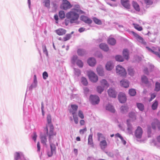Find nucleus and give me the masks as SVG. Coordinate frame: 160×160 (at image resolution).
I'll list each match as a JSON object with an SVG mask.
<instances>
[{"label": "nucleus", "instance_id": "nucleus-1", "mask_svg": "<svg viewBox=\"0 0 160 160\" xmlns=\"http://www.w3.org/2000/svg\"><path fill=\"white\" fill-rule=\"evenodd\" d=\"M50 127V129L49 131L48 132V126L47 125L44 129V132L49 136V140L50 143L51 150H55L56 149V144L57 145V143L56 142V144H55L53 143V142H54V139L56 137V133L53 131L54 129L53 126L51 125Z\"/></svg>", "mask_w": 160, "mask_h": 160}, {"label": "nucleus", "instance_id": "nucleus-2", "mask_svg": "<svg viewBox=\"0 0 160 160\" xmlns=\"http://www.w3.org/2000/svg\"><path fill=\"white\" fill-rule=\"evenodd\" d=\"M76 8H73L71 11V23L73 22L74 21L77 20L79 17V14H83L84 12L79 8L78 5L75 6Z\"/></svg>", "mask_w": 160, "mask_h": 160}, {"label": "nucleus", "instance_id": "nucleus-3", "mask_svg": "<svg viewBox=\"0 0 160 160\" xmlns=\"http://www.w3.org/2000/svg\"><path fill=\"white\" fill-rule=\"evenodd\" d=\"M88 75L90 80L92 82H96L98 78L97 75L93 72L90 71L88 72Z\"/></svg>", "mask_w": 160, "mask_h": 160}, {"label": "nucleus", "instance_id": "nucleus-4", "mask_svg": "<svg viewBox=\"0 0 160 160\" xmlns=\"http://www.w3.org/2000/svg\"><path fill=\"white\" fill-rule=\"evenodd\" d=\"M116 72L121 76H125L127 73L125 70L122 66L118 65L116 68Z\"/></svg>", "mask_w": 160, "mask_h": 160}, {"label": "nucleus", "instance_id": "nucleus-5", "mask_svg": "<svg viewBox=\"0 0 160 160\" xmlns=\"http://www.w3.org/2000/svg\"><path fill=\"white\" fill-rule=\"evenodd\" d=\"M90 100L93 105L98 104L100 101L99 97L97 95H91L90 97Z\"/></svg>", "mask_w": 160, "mask_h": 160}, {"label": "nucleus", "instance_id": "nucleus-6", "mask_svg": "<svg viewBox=\"0 0 160 160\" xmlns=\"http://www.w3.org/2000/svg\"><path fill=\"white\" fill-rule=\"evenodd\" d=\"M148 50L158 56L160 58V47L153 48V49L148 47H146Z\"/></svg>", "mask_w": 160, "mask_h": 160}, {"label": "nucleus", "instance_id": "nucleus-7", "mask_svg": "<svg viewBox=\"0 0 160 160\" xmlns=\"http://www.w3.org/2000/svg\"><path fill=\"white\" fill-rule=\"evenodd\" d=\"M143 132L142 128L138 126L135 132V136L137 138L140 139L142 138Z\"/></svg>", "mask_w": 160, "mask_h": 160}, {"label": "nucleus", "instance_id": "nucleus-8", "mask_svg": "<svg viewBox=\"0 0 160 160\" xmlns=\"http://www.w3.org/2000/svg\"><path fill=\"white\" fill-rule=\"evenodd\" d=\"M132 33L138 41L143 45L146 44V42L142 37L134 32H132Z\"/></svg>", "mask_w": 160, "mask_h": 160}, {"label": "nucleus", "instance_id": "nucleus-9", "mask_svg": "<svg viewBox=\"0 0 160 160\" xmlns=\"http://www.w3.org/2000/svg\"><path fill=\"white\" fill-rule=\"evenodd\" d=\"M118 99L121 103H124L127 101L126 95L124 93L120 92L118 96Z\"/></svg>", "mask_w": 160, "mask_h": 160}, {"label": "nucleus", "instance_id": "nucleus-10", "mask_svg": "<svg viewBox=\"0 0 160 160\" xmlns=\"http://www.w3.org/2000/svg\"><path fill=\"white\" fill-rule=\"evenodd\" d=\"M70 7V3L67 0H63L62 2L61 6V8L65 10H66L69 8Z\"/></svg>", "mask_w": 160, "mask_h": 160}, {"label": "nucleus", "instance_id": "nucleus-11", "mask_svg": "<svg viewBox=\"0 0 160 160\" xmlns=\"http://www.w3.org/2000/svg\"><path fill=\"white\" fill-rule=\"evenodd\" d=\"M80 19L81 20L88 24H90L92 22V20L86 16L82 15L80 17Z\"/></svg>", "mask_w": 160, "mask_h": 160}, {"label": "nucleus", "instance_id": "nucleus-12", "mask_svg": "<svg viewBox=\"0 0 160 160\" xmlns=\"http://www.w3.org/2000/svg\"><path fill=\"white\" fill-rule=\"evenodd\" d=\"M108 95L111 97L115 98L116 97L117 93L115 90L112 88H110L108 91Z\"/></svg>", "mask_w": 160, "mask_h": 160}, {"label": "nucleus", "instance_id": "nucleus-13", "mask_svg": "<svg viewBox=\"0 0 160 160\" xmlns=\"http://www.w3.org/2000/svg\"><path fill=\"white\" fill-rule=\"evenodd\" d=\"M121 3L122 5L127 9H129L130 5L129 0H121Z\"/></svg>", "mask_w": 160, "mask_h": 160}, {"label": "nucleus", "instance_id": "nucleus-14", "mask_svg": "<svg viewBox=\"0 0 160 160\" xmlns=\"http://www.w3.org/2000/svg\"><path fill=\"white\" fill-rule=\"evenodd\" d=\"M55 32L58 35L62 36L66 33V31L63 28H60L56 30Z\"/></svg>", "mask_w": 160, "mask_h": 160}, {"label": "nucleus", "instance_id": "nucleus-15", "mask_svg": "<svg viewBox=\"0 0 160 160\" xmlns=\"http://www.w3.org/2000/svg\"><path fill=\"white\" fill-rule=\"evenodd\" d=\"M96 61L94 58H90L88 60V63L91 66H94L96 64Z\"/></svg>", "mask_w": 160, "mask_h": 160}, {"label": "nucleus", "instance_id": "nucleus-16", "mask_svg": "<svg viewBox=\"0 0 160 160\" xmlns=\"http://www.w3.org/2000/svg\"><path fill=\"white\" fill-rule=\"evenodd\" d=\"M100 48L105 52H107L109 50V48L106 44L102 43L99 45Z\"/></svg>", "mask_w": 160, "mask_h": 160}, {"label": "nucleus", "instance_id": "nucleus-17", "mask_svg": "<svg viewBox=\"0 0 160 160\" xmlns=\"http://www.w3.org/2000/svg\"><path fill=\"white\" fill-rule=\"evenodd\" d=\"M132 6L135 10L138 12L140 11V8L138 4L136 2L133 1L132 2Z\"/></svg>", "mask_w": 160, "mask_h": 160}, {"label": "nucleus", "instance_id": "nucleus-18", "mask_svg": "<svg viewBox=\"0 0 160 160\" xmlns=\"http://www.w3.org/2000/svg\"><path fill=\"white\" fill-rule=\"evenodd\" d=\"M113 67V63L111 62H108L106 65V68L107 70L108 71L112 70Z\"/></svg>", "mask_w": 160, "mask_h": 160}, {"label": "nucleus", "instance_id": "nucleus-19", "mask_svg": "<svg viewBox=\"0 0 160 160\" xmlns=\"http://www.w3.org/2000/svg\"><path fill=\"white\" fill-rule=\"evenodd\" d=\"M98 74L100 76H103L104 75L103 68L101 66H98L97 69Z\"/></svg>", "mask_w": 160, "mask_h": 160}, {"label": "nucleus", "instance_id": "nucleus-20", "mask_svg": "<svg viewBox=\"0 0 160 160\" xmlns=\"http://www.w3.org/2000/svg\"><path fill=\"white\" fill-rule=\"evenodd\" d=\"M106 108L107 110L112 113H114L115 112V110L113 107L110 104H108L106 106Z\"/></svg>", "mask_w": 160, "mask_h": 160}, {"label": "nucleus", "instance_id": "nucleus-21", "mask_svg": "<svg viewBox=\"0 0 160 160\" xmlns=\"http://www.w3.org/2000/svg\"><path fill=\"white\" fill-rule=\"evenodd\" d=\"M40 138L41 143L44 145H46L47 142V138L46 135H41Z\"/></svg>", "mask_w": 160, "mask_h": 160}, {"label": "nucleus", "instance_id": "nucleus-22", "mask_svg": "<svg viewBox=\"0 0 160 160\" xmlns=\"http://www.w3.org/2000/svg\"><path fill=\"white\" fill-rule=\"evenodd\" d=\"M67 18L65 20V23L66 26L68 25L70 22V12H68L66 15Z\"/></svg>", "mask_w": 160, "mask_h": 160}, {"label": "nucleus", "instance_id": "nucleus-23", "mask_svg": "<svg viewBox=\"0 0 160 160\" xmlns=\"http://www.w3.org/2000/svg\"><path fill=\"white\" fill-rule=\"evenodd\" d=\"M120 84L122 86L125 88H127L129 87V83L127 80H122L121 81Z\"/></svg>", "mask_w": 160, "mask_h": 160}, {"label": "nucleus", "instance_id": "nucleus-24", "mask_svg": "<svg viewBox=\"0 0 160 160\" xmlns=\"http://www.w3.org/2000/svg\"><path fill=\"white\" fill-rule=\"evenodd\" d=\"M128 108L127 106H123L120 108V111L122 113H125L128 111Z\"/></svg>", "mask_w": 160, "mask_h": 160}, {"label": "nucleus", "instance_id": "nucleus-25", "mask_svg": "<svg viewBox=\"0 0 160 160\" xmlns=\"http://www.w3.org/2000/svg\"><path fill=\"white\" fill-rule=\"evenodd\" d=\"M122 54L124 58L126 60L129 59L128 51L127 49H124L122 52Z\"/></svg>", "mask_w": 160, "mask_h": 160}, {"label": "nucleus", "instance_id": "nucleus-26", "mask_svg": "<svg viewBox=\"0 0 160 160\" xmlns=\"http://www.w3.org/2000/svg\"><path fill=\"white\" fill-rule=\"evenodd\" d=\"M108 42L109 44L112 45H114L116 43V40L113 38H108Z\"/></svg>", "mask_w": 160, "mask_h": 160}, {"label": "nucleus", "instance_id": "nucleus-27", "mask_svg": "<svg viewBox=\"0 0 160 160\" xmlns=\"http://www.w3.org/2000/svg\"><path fill=\"white\" fill-rule=\"evenodd\" d=\"M100 82L101 85L104 88L105 87H108L109 86L108 83L107 81L104 79H103L102 80L100 81Z\"/></svg>", "mask_w": 160, "mask_h": 160}, {"label": "nucleus", "instance_id": "nucleus-28", "mask_svg": "<svg viewBox=\"0 0 160 160\" xmlns=\"http://www.w3.org/2000/svg\"><path fill=\"white\" fill-rule=\"evenodd\" d=\"M77 53L78 55L82 56L86 54V52L83 49H78L77 50Z\"/></svg>", "mask_w": 160, "mask_h": 160}, {"label": "nucleus", "instance_id": "nucleus-29", "mask_svg": "<svg viewBox=\"0 0 160 160\" xmlns=\"http://www.w3.org/2000/svg\"><path fill=\"white\" fill-rule=\"evenodd\" d=\"M47 120L48 123V126L49 127V131L50 129V126L52 125L53 126V125L51 124V117L50 115H48L47 117Z\"/></svg>", "mask_w": 160, "mask_h": 160}, {"label": "nucleus", "instance_id": "nucleus-30", "mask_svg": "<svg viewBox=\"0 0 160 160\" xmlns=\"http://www.w3.org/2000/svg\"><path fill=\"white\" fill-rule=\"evenodd\" d=\"M88 143L92 147H93V144L92 140V135H90L88 138Z\"/></svg>", "mask_w": 160, "mask_h": 160}, {"label": "nucleus", "instance_id": "nucleus-31", "mask_svg": "<svg viewBox=\"0 0 160 160\" xmlns=\"http://www.w3.org/2000/svg\"><path fill=\"white\" fill-rule=\"evenodd\" d=\"M137 106L138 108L141 111H143L144 109V106L142 103H137Z\"/></svg>", "mask_w": 160, "mask_h": 160}, {"label": "nucleus", "instance_id": "nucleus-32", "mask_svg": "<svg viewBox=\"0 0 160 160\" xmlns=\"http://www.w3.org/2000/svg\"><path fill=\"white\" fill-rule=\"evenodd\" d=\"M100 145L102 148H105L107 146V143L105 140H103L100 142Z\"/></svg>", "mask_w": 160, "mask_h": 160}, {"label": "nucleus", "instance_id": "nucleus-33", "mask_svg": "<svg viewBox=\"0 0 160 160\" xmlns=\"http://www.w3.org/2000/svg\"><path fill=\"white\" fill-rule=\"evenodd\" d=\"M133 25L134 28L139 31H141L142 30V27L140 26L138 24L133 23Z\"/></svg>", "mask_w": 160, "mask_h": 160}, {"label": "nucleus", "instance_id": "nucleus-34", "mask_svg": "<svg viewBox=\"0 0 160 160\" xmlns=\"http://www.w3.org/2000/svg\"><path fill=\"white\" fill-rule=\"evenodd\" d=\"M160 90V83L157 82H156L155 88L154 90L158 92Z\"/></svg>", "mask_w": 160, "mask_h": 160}, {"label": "nucleus", "instance_id": "nucleus-35", "mask_svg": "<svg viewBox=\"0 0 160 160\" xmlns=\"http://www.w3.org/2000/svg\"><path fill=\"white\" fill-rule=\"evenodd\" d=\"M158 105V102L157 101H155L154 102L152 105V108L153 110L157 109Z\"/></svg>", "mask_w": 160, "mask_h": 160}, {"label": "nucleus", "instance_id": "nucleus-36", "mask_svg": "<svg viewBox=\"0 0 160 160\" xmlns=\"http://www.w3.org/2000/svg\"><path fill=\"white\" fill-rule=\"evenodd\" d=\"M93 20L94 22L97 24L101 25L102 24L101 21L96 17L94 18H93Z\"/></svg>", "mask_w": 160, "mask_h": 160}, {"label": "nucleus", "instance_id": "nucleus-37", "mask_svg": "<svg viewBox=\"0 0 160 160\" xmlns=\"http://www.w3.org/2000/svg\"><path fill=\"white\" fill-rule=\"evenodd\" d=\"M129 94L131 96H134L136 94V91L135 89H131L129 90Z\"/></svg>", "mask_w": 160, "mask_h": 160}, {"label": "nucleus", "instance_id": "nucleus-38", "mask_svg": "<svg viewBox=\"0 0 160 160\" xmlns=\"http://www.w3.org/2000/svg\"><path fill=\"white\" fill-rule=\"evenodd\" d=\"M115 59L116 61L119 62H123L124 61V59L120 55H117L116 56Z\"/></svg>", "mask_w": 160, "mask_h": 160}, {"label": "nucleus", "instance_id": "nucleus-39", "mask_svg": "<svg viewBox=\"0 0 160 160\" xmlns=\"http://www.w3.org/2000/svg\"><path fill=\"white\" fill-rule=\"evenodd\" d=\"M160 123L158 120H156L155 122H152V128L153 129L156 128V126H157L158 127V123Z\"/></svg>", "mask_w": 160, "mask_h": 160}, {"label": "nucleus", "instance_id": "nucleus-40", "mask_svg": "<svg viewBox=\"0 0 160 160\" xmlns=\"http://www.w3.org/2000/svg\"><path fill=\"white\" fill-rule=\"evenodd\" d=\"M43 3H44V5L45 7L48 8H50V1L49 0H44Z\"/></svg>", "mask_w": 160, "mask_h": 160}, {"label": "nucleus", "instance_id": "nucleus-41", "mask_svg": "<svg viewBox=\"0 0 160 160\" xmlns=\"http://www.w3.org/2000/svg\"><path fill=\"white\" fill-rule=\"evenodd\" d=\"M59 16L61 19H63L65 18V14L63 11H60L59 12Z\"/></svg>", "mask_w": 160, "mask_h": 160}, {"label": "nucleus", "instance_id": "nucleus-42", "mask_svg": "<svg viewBox=\"0 0 160 160\" xmlns=\"http://www.w3.org/2000/svg\"><path fill=\"white\" fill-rule=\"evenodd\" d=\"M147 6L151 5L153 3L152 0H143Z\"/></svg>", "mask_w": 160, "mask_h": 160}, {"label": "nucleus", "instance_id": "nucleus-43", "mask_svg": "<svg viewBox=\"0 0 160 160\" xmlns=\"http://www.w3.org/2000/svg\"><path fill=\"white\" fill-rule=\"evenodd\" d=\"M104 88L100 86H98L97 88V92L99 93H101L104 90Z\"/></svg>", "mask_w": 160, "mask_h": 160}, {"label": "nucleus", "instance_id": "nucleus-44", "mask_svg": "<svg viewBox=\"0 0 160 160\" xmlns=\"http://www.w3.org/2000/svg\"><path fill=\"white\" fill-rule=\"evenodd\" d=\"M142 81L143 83L145 84L148 83V79L145 76H143L142 77Z\"/></svg>", "mask_w": 160, "mask_h": 160}, {"label": "nucleus", "instance_id": "nucleus-45", "mask_svg": "<svg viewBox=\"0 0 160 160\" xmlns=\"http://www.w3.org/2000/svg\"><path fill=\"white\" fill-rule=\"evenodd\" d=\"M82 83L84 85H87L88 84V82L87 79L84 77L81 78Z\"/></svg>", "mask_w": 160, "mask_h": 160}, {"label": "nucleus", "instance_id": "nucleus-46", "mask_svg": "<svg viewBox=\"0 0 160 160\" xmlns=\"http://www.w3.org/2000/svg\"><path fill=\"white\" fill-rule=\"evenodd\" d=\"M129 117L130 118L136 119L135 114L134 112H131L129 113Z\"/></svg>", "mask_w": 160, "mask_h": 160}, {"label": "nucleus", "instance_id": "nucleus-47", "mask_svg": "<svg viewBox=\"0 0 160 160\" xmlns=\"http://www.w3.org/2000/svg\"><path fill=\"white\" fill-rule=\"evenodd\" d=\"M76 63L79 67L82 68L83 66V63L81 60H77Z\"/></svg>", "mask_w": 160, "mask_h": 160}, {"label": "nucleus", "instance_id": "nucleus-48", "mask_svg": "<svg viewBox=\"0 0 160 160\" xmlns=\"http://www.w3.org/2000/svg\"><path fill=\"white\" fill-rule=\"evenodd\" d=\"M98 140L100 141L101 139H105V137L103 136V135L101 133H98Z\"/></svg>", "mask_w": 160, "mask_h": 160}, {"label": "nucleus", "instance_id": "nucleus-49", "mask_svg": "<svg viewBox=\"0 0 160 160\" xmlns=\"http://www.w3.org/2000/svg\"><path fill=\"white\" fill-rule=\"evenodd\" d=\"M128 74L131 76H133L134 74V71L133 69L129 68L128 69Z\"/></svg>", "mask_w": 160, "mask_h": 160}, {"label": "nucleus", "instance_id": "nucleus-50", "mask_svg": "<svg viewBox=\"0 0 160 160\" xmlns=\"http://www.w3.org/2000/svg\"><path fill=\"white\" fill-rule=\"evenodd\" d=\"M37 137V135L36 132H33V135L32 136V138L35 142H36Z\"/></svg>", "mask_w": 160, "mask_h": 160}, {"label": "nucleus", "instance_id": "nucleus-51", "mask_svg": "<svg viewBox=\"0 0 160 160\" xmlns=\"http://www.w3.org/2000/svg\"><path fill=\"white\" fill-rule=\"evenodd\" d=\"M78 116L81 119H82L84 118L83 113L82 112L81 110H79L78 111Z\"/></svg>", "mask_w": 160, "mask_h": 160}, {"label": "nucleus", "instance_id": "nucleus-52", "mask_svg": "<svg viewBox=\"0 0 160 160\" xmlns=\"http://www.w3.org/2000/svg\"><path fill=\"white\" fill-rule=\"evenodd\" d=\"M71 107L74 112L76 111L78 108V106L76 105H71Z\"/></svg>", "mask_w": 160, "mask_h": 160}, {"label": "nucleus", "instance_id": "nucleus-53", "mask_svg": "<svg viewBox=\"0 0 160 160\" xmlns=\"http://www.w3.org/2000/svg\"><path fill=\"white\" fill-rule=\"evenodd\" d=\"M129 120H127V122L128 123V130L129 131H131L132 129V127L131 125L129 123Z\"/></svg>", "mask_w": 160, "mask_h": 160}, {"label": "nucleus", "instance_id": "nucleus-54", "mask_svg": "<svg viewBox=\"0 0 160 160\" xmlns=\"http://www.w3.org/2000/svg\"><path fill=\"white\" fill-rule=\"evenodd\" d=\"M72 114L74 121L76 124H77L78 123V118L76 116L74 115V112H72Z\"/></svg>", "mask_w": 160, "mask_h": 160}, {"label": "nucleus", "instance_id": "nucleus-55", "mask_svg": "<svg viewBox=\"0 0 160 160\" xmlns=\"http://www.w3.org/2000/svg\"><path fill=\"white\" fill-rule=\"evenodd\" d=\"M43 78L44 79H46L48 77V75L46 72H44L42 74Z\"/></svg>", "mask_w": 160, "mask_h": 160}, {"label": "nucleus", "instance_id": "nucleus-56", "mask_svg": "<svg viewBox=\"0 0 160 160\" xmlns=\"http://www.w3.org/2000/svg\"><path fill=\"white\" fill-rule=\"evenodd\" d=\"M87 131V129L86 127H85L83 129H80L79 130V132L81 134H83L84 133L86 132Z\"/></svg>", "mask_w": 160, "mask_h": 160}, {"label": "nucleus", "instance_id": "nucleus-57", "mask_svg": "<svg viewBox=\"0 0 160 160\" xmlns=\"http://www.w3.org/2000/svg\"><path fill=\"white\" fill-rule=\"evenodd\" d=\"M156 95L155 93H152L151 95L150 99L148 100L149 102L151 101L153 99H154L156 97Z\"/></svg>", "mask_w": 160, "mask_h": 160}, {"label": "nucleus", "instance_id": "nucleus-58", "mask_svg": "<svg viewBox=\"0 0 160 160\" xmlns=\"http://www.w3.org/2000/svg\"><path fill=\"white\" fill-rule=\"evenodd\" d=\"M70 38V35L69 34H67L66 36L63 38V40L65 41L69 40Z\"/></svg>", "mask_w": 160, "mask_h": 160}, {"label": "nucleus", "instance_id": "nucleus-59", "mask_svg": "<svg viewBox=\"0 0 160 160\" xmlns=\"http://www.w3.org/2000/svg\"><path fill=\"white\" fill-rule=\"evenodd\" d=\"M20 154L18 152H16V155L15 157V158L16 160H18V159H20Z\"/></svg>", "mask_w": 160, "mask_h": 160}, {"label": "nucleus", "instance_id": "nucleus-60", "mask_svg": "<svg viewBox=\"0 0 160 160\" xmlns=\"http://www.w3.org/2000/svg\"><path fill=\"white\" fill-rule=\"evenodd\" d=\"M53 151H48L47 154L49 157H51L52 155Z\"/></svg>", "mask_w": 160, "mask_h": 160}, {"label": "nucleus", "instance_id": "nucleus-61", "mask_svg": "<svg viewBox=\"0 0 160 160\" xmlns=\"http://www.w3.org/2000/svg\"><path fill=\"white\" fill-rule=\"evenodd\" d=\"M109 151H105V152L107 154L108 156L112 157L113 156V154L112 153L109 152Z\"/></svg>", "mask_w": 160, "mask_h": 160}, {"label": "nucleus", "instance_id": "nucleus-62", "mask_svg": "<svg viewBox=\"0 0 160 160\" xmlns=\"http://www.w3.org/2000/svg\"><path fill=\"white\" fill-rule=\"evenodd\" d=\"M54 18L56 20V22L57 23H58V16L57 14H55L54 16Z\"/></svg>", "mask_w": 160, "mask_h": 160}, {"label": "nucleus", "instance_id": "nucleus-63", "mask_svg": "<svg viewBox=\"0 0 160 160\" xmlns=\"http://www.w3.org/2000/svg\"><path fill=\"white\" fill-rule=\"evenodd\" d=\"M43 52L47 56L48 55V52L46 47H45L43 48Z\"/></svg>", "mask_w": 160, "mask_h": 160}, {"label": "nucleus", "instance_id": "nucleus-64", "mask_svg": "<svg viewBox=\"0 0 160 160\" xmlns=\"http://www.w3.org/2000/svg\"><path fill=\"white\" fill-rule=\"evenodd\" d=\"M116 137H118L120 139H122V137L121 135L118 133H117L115 135Z\"/></svg>", "mask_w": 160, "mask_h": 160}]
</instances>
